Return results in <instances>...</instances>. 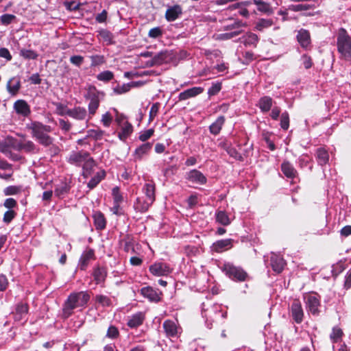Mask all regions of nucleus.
<instances>
[{
    "label": "nucleus",
    "mask_w": 351,
    "mask_h": 351,
    "mask_svg": "<svg viewBox=\"0 0 351 351\" xmlns=\"http://www.w3.org/2000/svg\"><path fill=\"white\" fill-rule=\"evenodd\" d=\"M90 299L86 292L80 291L70 294L63 306V316L69 317L73 313V311L78 307H84Z\"/></svg>",
    "instance_id": "1"
},
{
    "label": "nucleus",
    "mask_w": 351,
    "mask_h": 351,
    "mask_svg": "<svg viewBox=\"0 0 351 351\" xmlns=\"http://www.w3.org/2000/svg\"><path fill=\"white\" fill-rule=\"evenodd\" d=\"M32 136L41 145L47 147L52 144L53 138L48 135L51 132L49 125H44L38 121H33L29 125Z\"/></svg>",
    "instance_id": "2"
},
{
    "label": "nucleus",
    "mask_w": 351,
    "mask_h": 351,
    "mask_svg": "<svg viewBox=\"0 0 351 351\" xmlns=\"http://www.w3.org/2000/svg\"><path fill=\"white\" fill-rule=\"evenodd\" d=\"M337 49L343 58L346 60L351 58V39L344 29H340L339 31Z\"/></svg>",
    "instance_id": "3"
},
{
    "label": "nucleus",
    "mask_w": 351,
    "mask_h": 351,
    "mask_svg": "<svg viewBox=\"0 0 351 351\" xmlns=\"http://www.w3.org/2000/svg\"><path fill=\"white\" fill-rule=\"evenodd\" d=\"M222 270L226 276L235 281H245L247 277V273L241 267L230 263H224Z\"/></svg>",
    "instance_id": "4"
},
{
    "label": "nucleus",
    "mask_w": 351,
    "mask_h": 351,
    "mask_svg": "<svg viewBox=\"0 0 351 351\" xmlns=\"http://www.w3.org/2000/svg\"><path fill=\"white\" fill-rule=\"evenodd\" d=\"M165 335L168 338H178L182 333V328L177 322L167 319L162 324Z\"/></svg>",
    "instance_id": "5"
},
{
    "label": "nucleus",
    "mask_w": 351,
    "mask_h": 351,
    "mask_svg": "<svg viewBox=\"0 0 351 351\" xmlns=\"http://www.w3.org/2000/svg\"><path fill=\"white\" fill-rule=\"evenodd\" d=\"M89 156L90 154L86 151H73L69 154L68 162L71 165L82 167Z\"/></svg>",
    "instance_id": "6"
},
{
    "label": "nucleus",
    "mask_w": 351,
    "mask_h": 351,
    "mask_svg": "<svg viewBox=\"0 0 351 351\" xmlns=\"http://www.w3.org/2000/svg\"><path fill=\"white\" fill-rule=\"evenodd\" d=\"M149 270L152 274L156 276H167L171 272V269L167 263L156 262L150 265Z\"/></svg>",
    "instance_id": "7"
},
{
    "label": "nucleus",
    "mask_w": 351,
    "mask_h": 351,
    "mask_svg": "<svg viewBox=\"0 0 351 351\" xmlns=\"http://www.w3.org/2000/svg\"><path fill=\"white\" fill-rule=\"evenodd\" d=\"M69 117L77 121H86V123L90 119L86 108L81 106H75L71 108L69 111Z\"/></svg>",
    "instance_id": "8"
},
{
    "label": "nucleus",
    "mask_w": 351,
    "mask_h": 351,
    "mask_svg": "<svg viewBox=\"0 0 351 351\" xmlns=\"http://www.w3.org/2000/svg\"><path fill=\"white\" fill-rule=\"evenodd\" d=\"M14 110L16 113L24 117H28L31 114V109L29 104L23 99H18L14 103Z\"/></svg>",
    "instance_id": "9"
},
{
    "label": "nucleus",
    "mask_w": 351,
    "mask_h": 351,
    "mask_svg": "<svg viewBox=\"0 0 351 351\" xmlns=\"http://www.w3.org/2000/svg\"><path fill=\"white\" fill-rule=\"evenodd\" d=\"M319 300L320 297L317 293H308V311L314 315L319 313V308L321 306Z\"/></svg>",
    "instance_id": "10"
},
{
    "label": "nucleus",
    "mask_w": 351,
    "mask_h": 351,
    "mask_svg": "<svg viewBox=\"0 0 351 351\" xmlns=\"http://www.w3.org/2000/svg\"><path fill=\"white\" fill-rule=\"evenodd\" d=\"M186 178L189 182L198 184H204L207 181L204 175L197 169L189 171L186 175Z\"/></svg>",
    "instance_id": "11"
},
{
    "label": "nucleus",
    "mask_w": 351,
    "mask_h": 351,
    "mask_svg": "<svg viewBox=\"0 0 351 351\" xmlns=\"http://www.w3.org/2000/svg\"><path fill=\"white\" fill-rule=\"evenodd\" d=\"M221 306L216 304L214 305L211 309L204 311V313H202L203 316L206 318V322L210 319V320H213L214 319H217L219 317H221L222 318H225L226 317L227 313H221Z\"/></svg>",
    "instance_id": "12"
},
{
    "label": "nucleus",
    "mask_w": 351,
    "mask_h": 351,
    "mask_svg": "<svg viewBox=\"0 0 351 351\" xmlns=\"http://www.w3.org/2000/svg\"><path fill=\"white\" fill-rule=\"evenodd\" d=\"M141 293L150 302H158L160 300L161 293L158 292L151 287H143L141 289Z\"/></svg>",
    "instance_id": "13"
},
{
    "label": "nucleus",
    "mask_w": 351,
    "mask_h": 351,
    "mask_svg": "<svg viewBox=\"0 0 351 351\" xmlns=\"http://www.w3.org/2000/svg\"><path fill=\"white\" fill-rule=\"evenodd\" d=\"M182 14V8L180 5H174L167 8L165 19L169 22L178 19Z\"/></svg>",
    "instance_id": "14"
},
{
    "label": "nucleus",
    "mask_w": 351,
    "mask_h": 351,
    "mask_svg": "<svg viewBox=\"0 0 351 351\" xmlns=\"http://www.w3.org/2000/svg\"><path fill=\"white\" fill-rule=\"evenodd\" d=\"M271 266L273 270L279 274L280 273L285 265V261L280 255L271 253Z\"/></svg>",
    "instance_id": "15"
},
{
    "label": "nucleus",
    "mask_w": 351,
    "mask_h": 351,
    "mask_svg": "<svg viewBox=\"0 0 351 351\" xmlns=\"http://www.w3.org/2000/svg\"><path fill=\"white\" fill-rule=\"evenodd\" d=\"M232 247V240L231 239H221L216 241L212 245V250L217 253L222 252L230 249Z\"/></svg>",
    "instance_id": "16"
},
{
    "label": "nucleus",
    "mask_w": 351,
    "mask_h": 351,
    "mask_svg": "<svg viewBox=\"0 0 351 351\" xmlns=\"http://www.w3.org/2000/svg\"><path fill=\"white\" fill-rule=\"evenodd\" d=\"M145 320V314L143 312H137L128 317V326L131 328L141 326Z\"/></svg>",
    "instance_id": "17"
},
{
    "label": "nucleus",
    "mask_w": 351,
    "mask_h": 351,
    "mask_svg": "<svg viewBox=\"0 0 351 351\" xmlns=\"http://www.w3.org/2000/svg\"><path fill=\"white\" fill-rule=\"evenodd\" d=\"M203 92L204 88L202 87H193L183 92H181L178 95V98L180 101L186 100L189 98L196 97L197 95L202 93Z\"/></svg>",
    "instance_id": "18"
},
{
    "label": "nucleus",
    "mask_w": 351,
    "mask_h": 351,
    "mask_svg": "<svg viewBox=\"0 0 351 351\" xmlns=\"http://www.w3.org/2000/svg\"><path fill=\"white\" fill-rule=\"evenodd\" d=\"M219 146L226 151L228 154L236 160H241V155L237 152L235 147H232L231 143L227 141L221 142Z\"/></svg>",
    "instance_id": "19"
},
{
    "label": "nucleus",
    "mask_w": 351,
    "mask_h": 351,
    "mask_svg": "<svg viewBox=\"0 0 351 351\" xmlns=\"http://www.w3.org/2000/svg\"><path fill=\"white\" fill-rule=\"evenodd\" d=\"M291 311L292 317L295 322L297 323H300L302 321L304 316V313L301 304L297 301L293 302L291 307Z\"/></svg>",
    "instance_id": "20"
},
{
    "label": "nucleus",
    "mask_w": 351,
    "mask_h": 351,
    "mask_svg": "<svg viewBox=\"0 0 351 351\" xmlns=\"http://www.w3.org/2000/svg\"><path fill=\"white\" fill-rule=\"evenodd\" d=\"M21 81L16 77L10 78L6 85L7 90L11 95H16L21 88Z\"/></svg>",
    "instance_id": "21"
},
{
    "label": "nucleus",
    "mask_w": 351,
    "mask_h": 351,
    "mask_svg": "<svg viewBox=\"0 0 351 351\" xmlns=\"http://www.w3.org/2000/svg\"><path fill=\"white\" fill-rule=\"evenodd\" d=\"M71 186L66 181H61L54 189V193L58 198H63L70 191Z\"/></svg>",
    "instance_id": "22"
},
{
    "label": "nucleus",
    "mask_w": 351,
    "mask_h": 351,
    "mask_svg": "<svg viewBox=\"0 0 351 351\" xmlns=\"http://www.w3.org/2000/svg\"><path fill=\"white\" fill-rule=\"evenodd\" d=\"M152 201L146 199L145 197H138L136 199V202L134 203V208L135 210L144 213L148 210L149 206L153 204Z\"/></svg>",
    "instance_id": "23"
},
{
    "label": "nucleus",
    "mask_w": 351,
    "mask_h": 351,
    "mask_svg": "<svg viewBox=\"0 0 351 351\" xmlns=\"http://www.w3.org/2000/svg\"><path fill=\"white\" fill-rule=\"evenodd\" d=\"M100 100L97 94L91 95L90 102L88 106V116L90 119L95 113L99 106Z\"/></svg>",
    "instance_id": "24"
},
{
    "label": "nucleus",
    "mask_w": 351,
    "mask_h": 351,
    "mask_svg": "<svg viewBox=\"0 0 351 351\" xmlns=\"http://www.w3.org/2000/svg\"><path fill=\"white\" fill-rule=\"evenodd\" d=\"M94 258V251L93 250H88L85 251L81 256L79 261L78 267L80 269L84 270L86 268L90 260Z\"/></svg>",
    "instance_id": "25"
},
{
    "label": "nucleus",
    "mask_w": 351,
    "mask_h": 351,
    "mask_svg": "<svg viewBox=\"0 0 351 351\" xmlns=\"http://www.w3.org/2000/svg\"><path fill=\"white\" fill-rule=\"evenodd\" d=\"M28 313V306L26 304L20 303L16 307V312L14 315V320L20 322L24 319Z\"/></svg>",
    "instance_id": "26"
},
{
    "label": "nucleus",
    "mask_w": 351,
    "mask_h": 351,
    "mask_svg": "<svg viewBox=\"0 0 351 351\" xmlns=\"http://www.w3.org/2000/svg\"><path fill=\"white\" fill-rule=\"evenodd\" d=\"M144 197L154 202L155 201V184L153 182L146 183L143 187Z\"/></svg>",
    "instance_id": "27"
},
{
    "label": "nucleus",
    "mask_w": 351,
    "mask_h": 351,
    "mask_svg": "<svg viewBox=\"0 0 351 351\" xmlns=\"http://www.w3.org/2000/svg\"><path fill=\"white\" fill-rule=\"evenodd\" d=\"M152 143H145L137 147L134 152V158L136 160H141L143 156L146 155L152 149Z\"/></svg>",
    "instance_id": "28"
},
{
    "label": "nucleus",
    "mask_w": 351,
    "mask_h": 351,
    "mask_svg": "<svg viewBox=\"0 0 351 351\" xmlns=\"http://www.w3.org/2000/svg\"><path fill=\"white\" fill-rule=\"evenodd\" d=\"M167 58V53L164 51H160L156 54H153L152 58L147 62L148 66H153L155 65L162 64Z\"/></svg>",
    "instance_id": "29"
},
{
    "label": "nucleus",
    "mask_w": 351,
    "mask_h": 351,
    "mask_svg": "<svg viewBox=\"0 0 351 351\" xmlns=\"http://www.w3.org/2000/svg\"><path fill=\"white\" fill-rule=\"evenodd\" d=\"M95 166V162L90 156L83 164L82 167V176L84 178H88L93 172V168Z\"/></svg>",
    "instance_id": "30"
},
{
    "label": "nucleus",
    "mask_w": 351,
    "mask_h": 351,
    "mask_svg": "<svg viewBox=\"0 0 351 351\" xmlns=\"http://www.w3.org/2000/svg\"><path fill=\"white\" fill-rule=\"evenodd\" d=\"M132 125L128 121H125L121 125V130L118 133V136L120 140L125 141L132 132Z\"/></svg>",
    "instance_id": "31"
},
{
    "label": "nucleus",
    "mask_w": 351,
    "mask_h": 351,
    "mask_svg": "<svg viewBox=\"0 0 351 351\" xmlns=\"http://www.w3.org/2000/svg\"><path fill=\"white\" fill-rule=\"evenodd\" d=\"M216 221L223 226H228L231 223V219L226 212L223 210H217L215 213Z\"/></svg>",
    "instance_id": "32"
},
{
    "label": "nucleus",
    "mask_w": 351,
    "mask_h": 351,
    "mask_svg": "<svg viewBox=\"0 0 351 351\" xmlns=\"http://www.w3.org/2000/svg\"><path fill=\"white\" fill-rule=\"evenodd\" d=\"M225 118L223 116L219 117L217 120L210 125V132L214 135H217L224 124Z\"/></svg>",
    "instance_id": "33"
},
{
    "label": "nucleus",
    "mask_w": 351,
    "mask_h": 351,
    "mask_svg": "<svg viewBox=\"0 0 351 351\" xmlns=\"http://www.w3.org/2000/svg\"><path fill=\"white\" fill-rule=\"evenodd\" d=\"M94 224L97 230H102L106 227V219L101 212H96L93 215Z\"/></svg>",
    "instance_id": "34"
},
{
    "label": "nucleus",
    "mask_w": 351,
    "mask_h": 351,
    "mask_svg": "<svg viewBox=\"0 0 351 351\" xmlns=\"http://www.w3.org/2000/svg\"><path fill=\"white\" fill-rule=\"evenodd\" d=\"M258 38L256 34L254 33H247L241 38V42L245 46L255 47L258 43Z\"/></svg>",
    "instance_id": "35"
},
{
    "label": "nucleus",
    "mask_w": 351,
    "mask_h": 351,
    "mask_svg": "<svg viewBox=\"0 0 351 351\" xmlns=\"http://www.w3.org/2000/svg\"><path fill=\"white\" fill-rule=\"evenodd\" d=\"M134 243L133 239L129 236H127L121 241V244L123 247L124 250L131 253L135 252Z\"/></svg>",
    "instance_id": "36"
},
{
    "label": "nucleus",
    "mask_w": 351,
    "mask_h": 351,
    "mask_svg": "<svg viewBox=\"0 0 351 351\" xmlns=\"http://www.w3.org/2000/svg\"><path fill=\"white\" fill-rule=\"evenodd\" d=\"M272 106V99L270 97L265 96L261 97L258 101V107L262 112H268Z\"/></svg>",
    "instance_id": "37"
},
{
    "label": "nucleus",
    "mask_w": 351,
    "mask_h": 351,
    "mask_svg": "<svg viewBox=\"0 0 351 351\" xmlns=\"http://www.w3.org/2000/svg\"><path fill=\"white\" fill-rule=\"evenodd\" d=\"M100 38L106 43V45H111L114 43L113 34L106 29H101L98 31Z\"/></svg>",
    "instance_id": "38"
},
{
    "label": "nucleus",
    "mask_w": 351,
    "mask_h": 351,
    "mask_svg": "<svg viewBox=\"0 0 351 351\" xmlns=\"http://www.w3.org/2000/svg\"><path fill=\"white\" fill-rule=\"evenodd\" d=\"M316 158L319 165H323L328 162L329 155L324 148H319L316 152Z\"/></svg>",
    "instance_id": "39"
},
{
    "label": "nucleus",
    "mask_w": 351,
    "mask_h": 351,
    "mask_svg": "<svg viewBox=\"0 0 351 351\" xmlns=\"http://www.w3.org/2000/svg\"><path fill=\"white\" fill-rule=\"evenodd\" d=\"M281 170L287 178H293L296 171L289 162H284L281 165Z\"/></svg>",
    "instance_id": "40"
},
{
    "label": "nucleus",
    "mask_w": 351,
    "mask_h": 351,
    "mask_svg": "<svg viewBox=\"0 0 351 351\" xmlns=\"http://www.w3.org/2000/svg\"><path fill=\"white\" fill-rule=\"evenodd\" d=\"M93 277L97 284L104 282L106 277V270L100 267L96 268L93 271Z\"/></svg>",
    "instance_id": "41"
},
{
    "label": "nucleus",
    "mask_w": 351,
    "mask_h": 351,
    "mask_svg": "<svg viewBox=\"0 0 351 351\" xmlns=\"http://www.w3.org/2000/svg\"><path fill=\"white\" fill-rule=\"evenodd\" d=\"M138 84H140V82H132L131 83H128V84H123L121 86H117V87H115L114 88V91L117 94H119V95L123 94V93L128 92L132 87L135 86ZM141 84L142 83H141Z\"/></svg>",
    "instance_id": "42"
},
{
    "label": "nucleus",
    "mask_w": 351,
    "mask_h": 351,
    "mask_svg": "<svg viewBox=\"0 0 351 351\" xmlns=\"http://www.w3.org/2000/svg\"><path fill=\"white\" fill-rule=\"evenodd\" d=\"M95 301L103 307H109L112 305L111 299L104 295H97L95 296Z\"/></svg>",
    "instance_id": "43"
},
{
    "label": "nucleus",
    "mask_w": 351,
    "mask_h": 351,
    "mask_svg": "<svg viewBox=\"0 0 351 351\" xmlns=\"http://www.w3.org/2000/svg\"><path fill=\"white\" fill-rule=\"evenodd\" d=\"M104 172H98L88 183V187L90 189H94L104 178Z\"/></svg>",
    "instance_id": "44"
},
{
    "label": "nucleus",
    "mask_w": 351,
    "mask_h": 351,
    "mask_svg": "<svg viewBox=\"0 0 351 351\" xmlns=\"http://www.w3.org/2000/svg\"><path fill=\"white\" fill-rule=\"evenodd\" d=\"M298 43L301 47L306 49L307 47V31L306 29H300L297 35Z\"/></svg>",
    "instance_id": "45"
},
{
    "label": "nucleus",
    "mask_w": 351,
    "mask_h": 351,
    "mask_svg": "<svg viewBox=\"0 0 351 351\" xmlns=\"http://www.w3.org/2000/svg\"><path fill=\"white\" fill-rule=\"evenodd\" d=\"M114 78V73L110 71H104L99 73L97 75V79L99 81L104 82H108Z\"/></svg>",
    "instance_id": "46"
},
{
    "label": "nucleus",
    "mask_w": 351,
    "mask_h": 351,
    "mask_svg": "<svg viewBox=\"0 0 351 351\" xmlns=\"http://www.w3.org/2000/svg\"><path fill=\"white\" fill-rule=\"evenodd\" d=\"M90 58L91 60V67H95L106 62L105 57L102 55H93L90 56Z\"/></svg>",
    "instance_id": "47"
},
{
    "label": "nucleus",
    "mask_w": 351,
    "mask_h": 351,
    "mask_svg": "<svg viewBox=\"0 0 351 351\" xmlns=\"http://www.w3.org/2000/svg\"><path fill=\"white\" fill-rule=\"evenodd\" d=\"M342 335V330L338 327H334L330 337L333 343H337L341 341Z\"/></svg>",
    "instance_id": "48"
},
{
    "label": "nucleus",
    "mask_w": 351,
    "mask_h": 351,
    "mask_svg": "<svg viewBox=\"0 0 351 351\" xmlns=\"http://www.w3.org/2000/svg\"><path fill=\"white\" fill-rule=\"evenodd\" d=\"M20 55L25 59L28 60H35L38 57V54L31 49H21L20 51Z\"/></svg>",
    "instance_id": "49"
},
{
    "label": "nucleus",
    "mask_w": 351,
    "mask_h": 351,
    "mask_svg": "<svg viewBox=\"0 0 351 351\" xmlns=\"http://www.w3.org/2000/svg\"><path fill=\"white\" fill-rule=\"evenodd\" d=\"M272 21L270 19H261L256 25V29L262 31L265 28L269 27L272 25Z\"/></svg>",
    "instance_id": "50"
},
{
    "label": "nucleus",
    "mask_w": 351,
    "mask_h": 351,
    "mask_svg": "<svg viewBox=\"0 0 351 351\" xmlns=\"http://www.w3.org/2000/svg\"><path fill=\"white\" fill-rule=\"evenodd\" d=\"M21 191V187L18 186H9L3 189L5 195H14L18 194Z\"/></svg>",
    "instance_id": "51"
},
{
    "label": "nucleus",
    "mask_w": 351,
    "mask_h": 351,
    "mask_svg": "<svg viewBox=\"0 0 351 351\" xmlns=\"http://www.w3.org/2000/svg\"><path fill=\"white\" fill-rule=\"evenodd\" d=\"M113 203L121 204L123 202V196L120 193L119 188L116 186L112 189Z\"/></svg>",
    "instance_id": "52"
},
{
    "label": "nucleus",
    "mask_w": 351,
    "mask_h": 351,
    "mask_svg": "<svg viewBox=\"0 0 351 351\" xmlns=\"http://www.w3.org/2000/svg\"><path fill=\"white\" fill-rule=\"evenodd\" d=\"M23 140H16L14 138H8V143L15 150L21 151L23 150Z\"/></svg>",
    "instance_id": "53"
},
{
    "label": "nucleus",
    "mask_w": 351,
    "mask_h": 351,
    "mask_svg": "<svg viewBox=\"0 0 351 351\" xmlns=\"http://www.w3.org/2000/svg\"><path fill=\"white\" fill-rule=\"evenodd\" d=\"M221 89V84L220 82L213 83L208 90L209 97L217 95Z\"/></svg>",
    "instance_id": "54"
},
{
    "label": "nucleus",
    "mask_w": 351,
    "mask_h": 351,
    "mask_svg": "<svg viewBox=\"0 0 351 351\" xmlns=\"http://www.w3.org/2000/svg\"><path fill=\"white\" fill-rule=\"evenodd\" d=\"M16 16L11 14H5L0 16V23L4 25H8L10 24L14 19Z\"/></svg>",
    "instance_id": "55"
},
{
    "label": "nucleus",
    "mask_w": 351,
    "mask_h": 351,
    "mask_svg": "<svg viewBox=\"0 0 351 351\" xmlns=\"http://www.w3.org/2000/svg\"><path fill=\"white\" fill-rule=\"evenodd\" d=\"M55 105L56 107V112L59 115L69 116V111H70L71 109L68 108L65 105L61 103H56Z\"/></svg>",
    "instance_id": "56"
},
{
    "label": "nucleus",
    "mask_w": 351,
    "mask_h": 351,
    "mask_svg": "<svg viewBox=\"0 0 351 351\" xmlns=\"http://www.w3.org/2000/svg\"><path fill=\"white\" fill-rule=\"evenodd\" d=\"M160 106V105L158 102L154 103L152 106L149 114V121H152L157 116L159 111Z\"/></svg>",
    "instance_id": "57"
},
{
    "label": "nucleus",
    "mask_w": 351,
    "mask_h": 351,
    "mask_svg": "<svg viewBox=\"0 0 351 351\" xmlns=\"http://www.w3.org/2000/svg\"><path fill=\"white\" fill-rule=\"evenodd\" d=\"M241 33V30H236L231 32L223 33L218 35V38L221 40H228L238 36Z\"/></svg>",
    "instance_id": "58"
},
{
    "label": "nucleus",
    "mask_w": 351,
    "mask_h": 351,
    "mask_svg": "<svg viewBox=\"0 0 351 351\" xmlns=\"http://www.w3.org/2000/svg\"><path fill=\"white\" fill-rule=\"evenodd\" d=\"M119 332L117 327H115L114 326H109V328L107 330V333H106L107 337L114 339H117L119 337Z\"/></svg>",
    "instance_id": "59"
},
{
    "label": "nucleus",
    "mask_w": 351,
    "mask_h": 351,
    "mask_svg": "<svg viewBox=\"0 0 351 351\" xmlns=\"http://www.w3.org/2000/svg\"><path fill=\"white\" fill-rule=\"evenodd\" d=\"M280 126L283 130H287L289 126V117L287 112L282 113L280 116Z\"/></svg>",
    "instance_id": "60"
},
{
    "label": "nucleus",
    "mask_w": 351,
    "mask_h": 351,
    "mask_svg": "<svg viewBox=\"0 0 351 351\" xmlns=\"http://www.w3.org/2000/svg\"><path fill=\"white\" fill-rule=\"evenodd\" d=\"M16 213L13 210H7L3 217V221L5 223H10L12 220L16 217Z\"/></svg>",
    "instance_id": "61"
},
{
    "label": "nucleus",
    "mask_w": 351,
    "mask_h": 351,
    "mask_svg": "<svg viewBox=\"0 0 351 351\" xmlns=\"http://www.w3.org/2000/svg\"><path fill=\"white\" fill-rule=\"evenodd\" d=\"M34 149L35 145L32 141L23 139V150L26 152H34Z\"/></svg>",
    "instance_id": "62"
},
{
    "label": "nucleus",
    "mask_w": 351,
    "mask_h": 351,
    "mask_svg": "<svg viewBox=\"0 0 351 351\" xmlns=\"http://www.w3.org/2000/svg\"><path fill=\"white\" fill-rule=\"evenodd\" d=\"M162 31L160 27H156L151 29L148 33V36L152 38H157L162 36Z\"/></svg>",
    "instance_id": "63"
},
{
    "label": "nucleus",
    "mask_w": 351,
    "mask_h": 351,
    "mask_svg": "<svg viewBox=\"0 0 351 351\" xmlns=\"http://www.w3.org/2000/svg\"><path fill=\"white\" fill-rule=\"evenodd\" d=\"M70 62L75 66L80 67L84 62V57L78 55L73 56L70 58Z\"/></svg>",
    "instance_id": "64"
}]
</instances>
